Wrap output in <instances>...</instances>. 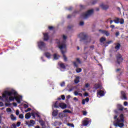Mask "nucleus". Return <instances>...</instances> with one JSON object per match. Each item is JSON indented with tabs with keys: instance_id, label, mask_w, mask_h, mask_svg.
I'll use <instances>...</instances> for the list:
<instances>
[{
	"instance_id": "nucleus-16",
	"label": "nucleus",
	"mask_w": 128,
	"mask_h": 128,
	"mask_svg": "<svg viewBox=\"0 0 128 128\" xmlns=\"http://www.w3.org/2000/svg\"><path fill=\"white\" fill-rule=\"evenodd\" d=\"M121 98L122 100H126V92L124 91L121 92Z\"/></svg>"
},
{
	"instance_id": "nucleus-46",
	"label": "nucleus",
	"mask_w": 128,
	"mask_h": 128,
	"mask_svg": "<svg viewBox=\"0 0 128 128\" xmlns=\"http://www.w3.org/2000/svg\"><path fill=\"white\" fill-rule=\"evenodd\" d=\"M24 107L25 108H28V105L27 104H24Z\"/></svg>"
},
{
	"instance_id": "nucleus-34",
	"label": "nucleus",
	"mask_w": 128,
	"mask_h": 128,
	"mask_svg": "<svg viewBox=\"0 0 128 128\" xmlns=\"http://www.w3.org/2000/svg\"><path fill=\"white\" fill-rule=\"evenodd\" d=\"M54 60H58V55L56 54H54L53 55Z\"/></svg>"
},
{
	"instance_id": "nucleus-60",
	"label": "nucleus",
	"mask_w": 128,
	"mask_h": 128,
	"mask_svg": "<svg viewBox=\"0 0 128 128\" xmlns=\"http://www.w3.org/2000/svg\"><path fill=\"white\" fill-rule=\"evenodd\" d=\"M80 8L81 10H82V9L84 8V6L83 5H80Z\"/></svg>"
},
{
	"instance_id": "nucleus-48",
	"label": "nucleus",
	"mask_w": 128,
	"mask_h": 128,
	"mask_svg": "<svg viewBox=\"0 0 128 128\" xmlns=\"http://www.w3.org/2000/svg\"><path fill=\"white\" fill-rule=\"evenodd\" d=\"M12 128H16V125L14 123L12 124Z\"/></svg>"
},
{
	"instance_id": "nucleus-12",
	"label": "nucleus",
	"mask_w": 128,
	"mask_h": 128,
	"mask_svg": "<svg viewBox=\"0 0 128 128\" xmlns=\"http://www.w3.org/2000/svg\"><path fill=\"white\" fill-rule=\"evenodd\" d=\"M97 95L100 96H104V92L102 90H97Z\"/></svg>"
},
{
	"instance_id": "nucleus-43",
	"label": "nucleus",
	"mask_w": 128,
	"mask_h": 128,
	"mask_svg": "<svg viewBox=\"0 0 128 128\" xmlns=\"http://www.w3.org/2000/svg\"><path fill=\"white\" fill-rule=\"evenodd\" d=\"M6 112H12V109L10 108H7Z\"/></svg>"
},
{
	"instance_id": "nucleus-52",
	"label": "nucleus",
	"mask_w": 128,
	"mask_h": 128,
	"mask_svg": "<svg viewBox=\"0 0 128 128\" xmlns=\"http://www.w3.org/2000/svg\"><path fill=\"white\" fill-rule=\"evenodd\" d=\"M82 104H86V100H84V99H83L82 100Z\"/></svg>"
},
{
	"instance_id": "nucleus-38",
	"label": "nucleus",
	"mask_w": 128,
	"mask_h": 128,
	"mask_svg": "<svg viewBox=\"0 0 128 128\" xmlns=\"http://www.w3.org/2000/svg\"><path fill=\"white\" fill-rule=\"evenodd\" d=\"M74 94L75 96H78V94H79V95L82 94L81 93H80V94H78V92H77V91H75V92H74Z\"/></svg>"
},
{
	"instance_id": "nucleus-59",
	"label": "nucleus",
	"mask_w": 128,
	"mask_h": 128,
	"mask_svg": "<svg viewBox=\"0 0 128 128\" xmlns=\"http://www.w3.org/2000/svg\"><path fill=\"white\" fill-rule=\"evenodd\" d=\"M12 104L14 106H18V104L16 102H13Z\"/></svg>"
},
{
	"instance_id": "nucleus-51",
	"label": "nucleus",
	"mask_w": 128,
	"mask_h": 128,
	"mask_svg": "<svg viewBox=\"0 0 128 128\" xmlns=\"http://www.w3.org/2000/svg\"><path fill=\"white\" fill-rule=\"evenodd\" d=\"M48 29L50 30H54V27L52 26H48Z\"/></svg>"
},
{
	"instance_id": "nucleus-36",
	"label": "nucleus",
	"mask_w": 128,
	"mask_h": 128,
	"mask_svg": "<svg viewBox=\"0 0 128 128\" xmlns=\"http://www.w3.org/2000/svg\"><path fill=\"white\" fill-rule=\"evenodd\" d=\"M76 62H78V64H82V62L80 61V58H76Z\"/></svg>"
},
{
	"instance_id": "nucleus-39",
	"label": "nucleus",
	"mask_w": 128,
	"mask_h": 128,
	"mask_svg": "<svg viewBox=\"0 0 128 128\" xmlns=\"http://www.w3.org/2000/svg\"><path fill=\"white\" fill-rule=\"evenodd\" d=\"M61 98L62 100H66V96H64V95H62Z\"/></svg>"
},
{
	"instance_id": "nucleus-6",
	"label": "nucleus",
	"mask_w": 128,
	"mask_h": 128,
	"mask_svg": "<svg viewBox=\"0 0 128 128\" xmlns=\"http://www.w3.org/2000/svg\"><path fill=\"white\" fill-rule=\"evenodd\" d=\"M78 36H79V38H81L80 41L86 40H88V35H86V34L84 32L80 33L78 35Z\"/></svg>"
},
{
	"instance_id": "nucleus-31",
	"label": "nucleus",
	"mask_w": 128,
	"mask_h": 128,
	"mask_svg": "<svg viewBox=\"0 0 128 128\" xmlns=\"http://www.w3.org/2000/svg\"><path fill=\"white\" fill-rule=\"evenodd\" d=\"M112 44V40H110V41L107 42L105 44L104 46H108V44Z\"/></svg>"
},
{
	"instance_id": "nucleus-23",
	"label": "nucleus",
	"mask_w": 128,
	"mask_h": 128,
	"mask_svg": "<svg viewBox=\"0 0 128 128\" xmlns=\"http://www.w3.org/2000/svg\"><path fill=\"white\" fill-rule=\"evenodd\" d=\"M32 116V114L30 112H28L25 114V118H26V120H28Z\"/></svg>"
},
{
	"instance_id": "nucleus-29",
	"label": "nucleus",
	"mask_w": 128,
	"mask_h": 128,
	"mask_svg": "<svg viewBox=\"0 0 128 128\" xmlns=\"http://www.w3.org/2000/svg\"><path fill=\"white\" fill-rule=\"evenodd\" d=\"M60 68H63L64 70L66 68V66L64 65V63H61L59 64Z\"/></svg>"
},
{
	"instance_id": "nucleus-3",
	"label": "nucleus",
	"mask_w": 128,
	"mask_h": 128,
	"mask_svg": "<svg viewBox=\"0 0 128 128\" xmlns=\"http://www.w3.org/2000/svg\"><path fill=\"white\" fill-rule=\"evenodd\" d=\"M18 96V92H16L15 90H12V91H5L4 94H2V96L4 98H6V96Z\"/></svg>"
},
{
	"instance_id": "nucleus-30",
	"label": "nucleus",
	"mask_w": 128,
	"mask_h": 128,
	"mask_svg": "<svg viewBox=\"0 0 128 128\" xmlns=\"http://www.w3.org/2000/svg\"><path fill=\"white\" fill-rule=\"evenodd\" d=\"M106 38H105L102 37L100 38V42H106Z\"/></svg>"
},
{
	"instance_id": "nucleus-45",
	"label": "nucleus",
	"mask_w": 128,
	"mask_h": 128,
	"mask_svg": "<svg viewBox=\"0 0 128 128\" xmlns=\"http://www.w3.org/2000/svg\"><path fill=\"white\" fill-rule=\"evenodd\" d=\"M66 84V83L64 82H62L61 84H60V86H64Z\"/></svg>"
},
{
	"instance_id": "nucleus-10",
	"label": "nucleus",
	"mask_w": 128,
	"mask_h": 128,
	"mask_svg": "<svg viewBox=\"0 0 128 128\" xmlns=\"http://www.w3.org/2000/svg\"><path fill=\"white\" fill-rule=\"evenodd\" d=\"M100 32L102 34H105L106 36H109L110 34L108 32V31L102 30H99Z\"/></svg>"
},
{
	"instance_id": "nucleus-22",
	"label": "nucleus",
	"mask_w": 128,
	"mask_h": 128,
	"mask_svg": "<svg viewBox=\"0 0 128 128\" xmlns=\"http://www.w3.org/2000/svg\"><path fill=\"white\" fill-rule=\"evenodd\" d=\"M54 108H60V105H58V101L55 102L54 104Z\"/></svg>"
},
{
	"instance_id": "nucleus-18",
	"label": "nucleus",
	"mask_w": 128,
	"mask_h": 128,
	"mask_svg": "<svg viewBox=\"0 0 128 128\" xmlns=\"http://www.w3.org/2000/svg\"><path fill=\"white\" fill-rule=\"evenodd\" d=\"M117 108L120 112H122V110H124V106H122V105L120 104H117Z\"/></svg>"
},
{
	"instance_id": "nucleus-47",
	"label": "nucleus",
	"mask_w": 128,
	"mask_h": 128,
	"mask_svg": "<svg viewBox=\"0 0 128 128\" xmlns=\"http://www.w3.org/2000/svg\"><path fill=\"white\" fill-rule=\"evenodd\" d=\"M85 102H88L90 100V98H86V99L84 100Z\"/></svg>"
},
{
	"instance_id": "nucleus-25",
	"label": "nucleus",
	"mask_w": 128,
	"mask_h": 128,
	"mask_svg": "<svg viewBox=\"0 0 128 128\" xmlns=\"http://www.w3.org/2000/svg\"><path fill=\"white\" fill-rule=\"evenodd\" d=\"M114 22L115 24H120V18L116 17L115 19L114 20Z\"/></svg>"
},
{
	"instance_id": "nucleus-41",
	"label": "nucleus",
	"mask_w": 128,
	"mask_h": 128,
	"mask_svg": "<svg viewBox=\"0 0 128 128\" xmlns=\"http://www.w3.org/2000/svg\"><path fill=\"white\" fill-rule=\"evenodd\" d=\"M5 106H12V104H10H10H8V103H6V104H5Z\"/></svg>"
},
{
	"instance_id": "nucleus-32",
	"label": "nucleus",
	"mask_w": 128,
	"mask_h": 128,
	"mask_svg": "<svg viewBox=\"0 0 128 128\" xmlns=\"http://www.w3.org/2000/svg\"><path fill=\"white\" fill-rule=\"evenodd\" d=\"M120 22L119 23L120 24H124V18H121V19H120Z\"/></svg>"
},
{
	"instance_id": "nucleus-35",
	"label": "nucleus",
	"mask_w": 128,
	"mask_h": 128,
	"mask_svg": "<svg viewBox=\"0 0 128 128\" xmlns=\"http://www.w3.org/2000/svg\"><path fill=\"white\" fill-rule=\"evenodd\" d=\"M63 112L66 113V112H68V114L72 113V112L68 110H64L63 111Z\"/></svg>"
},
{
	"instance_id": "nucleus-11",
	"label": "nucleus",
	"mask_w": 128,
	"mask_h": 128,
	"mask_svg": "<svg viewBox=\"0 0 128 128\" xmlns=\"http://www.w3.org/2000/svg\"><path fill=\"white\" fill-rule=\"evenodd\" d=\"M102 88V85L100 84H94L93 87V90H98V88Z\"/></svg>"
},
{
	"instance_id": "nucleus-20",
	"label": "nucleus",
	"mask_w": 128,
	"mask_h": 128,
	"mask_svg": "<svg viewBox=\"0 0 128 128\" xmlns=\"http://www.w3.org/2000/svg\"><path fill=\"white\" fill-rule=\"evenodd\" d=\"M45 56H46V58H50V56H52V54H50V53L48 52H46L44 54Z\"/></svg>"
},
{
	"instance_id": "nucleus-28",
	"label": "nucleus",
	"mask_w": 128,
	"mask_h": 128,
	"mask_svg": "<svg viewBox=\"0 0 128 128\" xmlns=\"http://www.w3.org/2000/svg\"><path fill=\"white\" fill-rule=\"evenodd\" d=\"M75 84H78L80 82V77L77 76L76 77V80H74Z\"/></svg>"
},
{
	"instance_id": "nucleus-54",
	"label": "nucleus",
	"mask_w": 128,
	"mask_h": 128,
	"mask_svg": "<svg viewBox=\"0 0 128 128\" xmlns=\"http://www.w3.org/2000/svg\"><path fill=\"white\" fill-rule=\"evenodd\" d=\"M84 22H80V26H84Z\"/></svg>"
},
{
	"instance_id": "nucleus-14",
	"label": "nucleus",
	"mask_w": 128,
	"mask_h": 128,
	"mask_svg": "<svg viewBox=\"0 0 128 128\" xmlns=\"http://www.w3.org/2000/svg\"><path fill=\"white\" fill-rule=\"evenodd\" d=\"M44 40H48L50 37L48 36V33H44Z\"/></svg>"
},
{
	"instance_id": "nucleus-33",
	"label": "nucleus",
	"mask_w": 128,
	"mask_h": 128,
	"mask_svg": "<svg viewBox=\"0 0 128 128\" xmlns=\"http://www.w3.org/2000/svg\"><path fill=\"white\" fill-rule=\"evenodd\" d=\"M39 122H40V126H44V120H41L39 121Z\"/></svg>"
},
{
	"instance_id": "nucleus-37",
	"label": "nucleus",
	"mask_w": 128,
	"mask_h": 128,
	"mask_svg": "<svg viewBox=\"0 0 128 128\" xmlns=\"http://www.w3.org/2000/svg\"><path fill=\"white\" fill-rule=\"evenodd\" d=\"M68 126H71V128H74V125L72 124H70L68 123Z\"/></svg>"
},
{
	"instance_id": "nucleus-61",
	"label": "nucleus",
	"mask_w": 128,
	"mask_h": 128,
	"mask_svg": "<svg viewBox=\"0 0 128 128\" xmlns=\"http://www.w3.org/2000/svg\"><path fill=\"white\" fill-rule=\"evenodd\" d=\"M74 100H75L76 102H78V98H76V97H74Z\"/></svg>"
},
{
	"instance_id": "nucleus-63",
	"label": "nucleus",
	"mask_w": 128,
	"mask_h": 128,
	"mask_svg": "<svg viewBox=\"0 0 128 128\" xmlns=\"http://www.w3.org/2000/svg\"><path fill=\"white\" fill-rule=\"evenodd\" d=\"M124 104L125 106H128V102H124Z\"/></svg>"
},
{
	"instance_id": "nucleus-24",
	"label": "nucleus",
	"mask_w": 128,
	"mask_h": 128,
	"mask_svg": "<svg viewBox=\"0 0 128 128\" xmlns=\"http://www.w3.org/2000/svg\"><path fill=\"white\" fill-rule=\"evenodd\" d=\"M16 96H10L9 97V100L10 102H14V100H16Z\"/></svg>"
},
{
	"instance_id": "nucleus-57",
	"label": "nucleus",
	"mask_w": 128,
	"mask_h": 128,
	"mask_svg": "<svg viewBox=\"0 0 128 128\" xmlns=\"http://www.w3.org/2000/svg\"><path fill=\"white\" fill-rule=\"evenodd\" d=\"M32 116L34 118H36V114H34V113H32Z\"/></svg>"
},
{
	"instance_id": "nucleus-15",
	"label": "nucleus",
	"mask_w": 128,
	"mask_h": 128,
	"mask_svg": "<svg viewBox=\"0 0 128 128\" xmlns=\"http://www.w3.org/2000/svg\"><path fill=\"white\" fill-rule=\"evenodd\" d=\"M100 6L104 10H108V8H109L108 5L104 4H102L101 5H100Z\"/></svg>"
},
{
	"instance_id": "nucleus-58",
	"label": "nucleus",
	"mask_w": 128,
	"mask_h": 128,
	"mask_svg": "<svg viewBox=\"0 0 128 128\" xmlns=\"http://www.w3.org/2000/svg\"><path fill=\"white\" fill-rule=\"evenodd\" d=\"M88 86H90V84L88 83H87L85 84V87L88 88Z\"/></svg>"
},
{
	"instance_id": "nucleus-19",
	"label": "nucleus",
	"mask_w": 128,
	"mask_h": 128,
	"mask_svg": "<svg viewBox=\"0 0 128 128\" xmlns=\"http://www.w3.org/2000/svg\"><path fill=\"white\" fill-rule=\"evenodd\" d=\"M58 114V110H54L52 113V116H54V117L56 116Z\"/></svg>"
},
{
	"instance_id": "nucleus-44",
	"label": "nucleus",
	"mask_w": 128,
	"mask_h": 128,
	"mask_svg": "<svg viewBox=\"0 0 128 128\" xmlns=\"http://www.w3.org/2000/svg\"><path fill=\"white\" fill-rule=\"evenodd\" d=\"M30 110H32V108H28V109L25 110V112H30Z\"/></svg>"
},
{
	"instance_id": "nucleus-49",
	"label": "nucleus",
	"mask_w": 128,
	"mask_h": 128,
	"mask_svg": "<svg viewBox=\"0 0 128 128\" xmlns=\"http://www.w3.org/2000/svg\"><path fill=\"white\" fill-rule=\"evenodd\" d=\"M88 114V112L86 111H83V116H86Z\"/></svg>"
},
{
	"instance_id": "nucleus-42",
	"label": "nucleus",
	"mask_w": 128,
	"mask_h": 128,
	"mask_svg": "<svg viewBox=\"0 0 128 128\" xmlns=\"http://www.w3.org/2000/svg\"><path fill=\"white\" fill-rule=\"evenodd\" d=\"M19 118H21V119H22L24 118V114H20L19 115Z\"/></svg>"
},
{
	"instance_id": "nucleus-64",
	"label": "nucleus",
	"mask_w": 128,
	"mask_h": 128,
	"mask_svg": "<svg viewBox=\"0 0 128 128\" xmlns=\"http://www.w3.org/2000/svg\"><path fill=\"white\" fill-rule=\"evenodd\" d=\"M63 39L64 40H66V36L64 35L63 36Z\"/></svg>"
},
{
	"instance_id": "nucleus-4",
	"label": "nucleus",
	"mask_w": 128,
	"mask_h": 128,
	"mask_svg": "<svg viewBox=\"0 0 128 128\" xmlns=\"http://www.w3.org/2000/svg\"><path fill=\"white\" fill-rule=\"evenodd\" d=\"M94 14V10L92 9L90 10H88L87 12L85 13H82L81 15V16L82 18H88L90 16H91V14Z\"/></svg>"
},
{
	"instance_id": "nucleus-1",
	"label": "nucleus",
	"mask_w": 128,
	"mask_h": 128,
	"mask_svg": "<svg viewBox=\"0 0 128 128\" xmlns=\"http://www.w3.org/2000/svg\"><path fill=\"white\" fill-rule=\"evenodd\" d=\"M114 120H116V122L114 123V126L118 128H123L124 126V114H120V116L118 118V115L114 116Z\"/></svg>"
},
{
	"instance_id": "nucleus-56",
	"label": "nucleus",
	"mask_w": 128,
	"mask_h": 128,
	"mask_svg": "<svg viewBox=\"0 0 128 128\" xmlns=\"http://www.w3.org/2000/svg\"><path fill=\"white\" fill-rule=\"evenodd\" d=\"M16 116H18V114H20V111L18 110H16Z\"/></svg>"
},
{
	"instance_id": "nucleus-13",
	"label": "nucleus",
	"mask_w": 128,
	"mask_h": 128,
	"mask_svg": "<svg viewBox=\"0 0 128 128\" xmlns=\"http://www.w3.org/2000/svg\"><path fill=\"white\" fill-rule=\"evenodd\" d=\"M17 96L18 95L15 96V100L18 104H20V100H22V96Z\"/></svg>"
},
{
	"instance_id": "nucleus-8",
	"label": "nucleus",
	"mask_w": 128,
	"mask_h": 128,
	"mask_svg": "<svg viewBox=\"0 0 128 128\" xmlns=\"http://www.w3.org/2000/svg\"><path fill=\"white\" fill-rule=\"evenodd\" d=\"M72 64L74 66H75V68H77L76 70V72L78 74H80V72H82V68H78V64H76V62H73Z\"/></svg>"
},
{
	"instance_id": "nucleus-2",
	"label": "nucleus",
	"mask_w": 128,
	"mask_h": 128,
	"mask_svg": "<svg viewBox=\"0 0 128 128\" xmlns=\"http://www.w3.org/2000/svg\"><path fill=\"white\" fill-rule=\"evenodd\" d=\"M58 48L60 50L63 56L64 62H68V58H66V56L64 54V52H66L64 51V49H66V42H63L62 44H60L58 46Z\"/></svg>"
},
{
	"instance_id": "nucleus-27",
	"label": "nucleus",
	"mask_w": 128,
	"mask_h": 128,
	"mask_svg": "<svg viewBox=\"0 0 128 128\" xmlns=\"http://www.w3.org/2000/svg\"><path fill=\"white\" fill-rule=\"evenodd\" d=\"M10 118L12 120H16V117H15L14 116V114H12Z\"/></svg>"
},
{
	"instance_id": "nucleus-53",
	"label": "nucleus",
	"mask_w": 128,
	"mask_h": 128,
	"mask_svg": "<svg viewBox=\"0 0 128 128\" xmlns=\"http://www.w3.org/2000/svg\"><path fill=\"white\" fill-rule=\"evenodd\" d=\"M20 124H22V122H18L17 124H16V126H20Z\"/></svg>"
},
{
	"instance_id": "nucleus-40",
	"label": "nucleus",
	"mask_w": 128,
	"mask_h": 128,
	"mask_svg": "<svg viewBox=\"0 0 128 128\" xmlns=\"http://www.w3.org/2000/svg\"><path fill=\"white\" fill-rule=\"evenodd\" d=\"M115 36L116 37L118 36H120V32H116L115 34Z\"/></svg>"
},
{
	"instance_id": "nucleus-50",
	"label": "nucleus",
	"mask_w": 128,
	"mask_h": 128,
	"mask_svg": "<svg viewBox=\"0 0 128 128\" xmlns=\"http://www.w3.org/2000/svg\"><path fill=\"white\" fill-rule=\"evenodd\" d=\"M98 2V1L96 0H94L92 3V4H96V2Z\"/></svg>"
},
{
	"instance_id": "nucleus-26",
	"label": "nucleus",
	"mask_w": 128,
	"mask_h": 128,
	"mask_svg": "<svg viewBox=\"0 0 128 128\" xmlns=\"http://www.w3.org/2000/svg\"><path fill=\"white\" fill-rule=\"evenodd\" d=\"M120 48V43L116 44V46H115V49L118 50Z\"/></svg>"
},
{
	"instance_id": "nucleus-62",
	"label": "nucleus",
	"mask_w": 128,
	"mask_h": 128,
	"mask_svg": "<svg viewBox=\"0 0 128 128\" xmlns=\"http://www.w3.org/2000/svg\"><path fill=\"white\" fill-rule=\"evenodd\" d=\"M110 28H114V24L110 25Z\"/></svg>"
},
{
	"instance_id": "nucleus-55",
	"label": "nucleus",
	"mask_w": 128,
	"mask_h": 128,
	"mask_svg": "<svg viewBox=\"0 0 128 128\" xmlns=\"http://www.w3.org/2000/svg\"><path fill=\"white\" fill-rule=\"evenodd\" d=\"M30 124H34V120H30Z\"/></svg>"
},
{
	"instance_id": "nucleus-21",
	"label": "nucleus",
	"mask_w": 128,
	"mask_h": 128,
	"mask_svg": "<svg viewBox=\"0 0 128 128\" xmlns=\"http://www.w3.org/2000/svg\"><path fill=\"white\" fill-rule=\"evenodd\" d=\"M64 116H66V114H64V112H60L58 114V117L60 118H64Z\"/></svg>"
},
{
	"instance_id": "nucleus-7",
	"label": "nucleus",
	"mask_w": 128,
	"mask_h": 128,
	"mask_svg": "<svg viewBox=\"0 0 128 128\" xmlns=\"http://www.w3.org/2000/svg\"><path fill=\"white\" fill-rule=\"evenodd\" d=\"M38 46L40 50H42L46 48V43L44 42L40 41L38 42Z\"/></svg>"
},
{
	"instance_id": "nucleus-5",
	"label": "nucleus",
	"mask_w": 128,
	"mask_h": 128,
	"mask_svg": "<svg viewBox=\"0 0 128 128\" xmlns=\"http://www.w3.org/2000/svg\"><path fill=\"white\" fill-rule=\"evenodd\" d=\"M116 64H118L119 66H120V62H122V60H124V58H122V54H118L116 56Z\"/></svg>"
},
{
	"instance_id": "nucleus-17",
	"label": "nucleus",
	"mask_w": 128,
	"mask_h": 128,
	"mask_svg": "<svg viewBox=\"0 0 128 128\" xmlns=\"http://www.w3.org/2000/svg\"><path fill=\"white\" fill-rule=\"evenodd\" d=\"M59 108H61L62 110L66 108V104L64 103H60L59 104Z\"/></svg>"
},
{
	"instance_id": "nucleus-9",
	"label": "nucleus",
	"mask_w": 128,
	"mask_h": 128,
	"mask_svg": "<svg viewBox=\"0 0 128 128\" xmlns=\"http://www.w3.org/2000/svg\"><path fill=\"white\" fill-rule=\"evenodd\" d=\"M86 120H84L82 122V125L84 126H86L88 124H90V120L88 118H85Z\"/></svg>"
}]
</instances>
